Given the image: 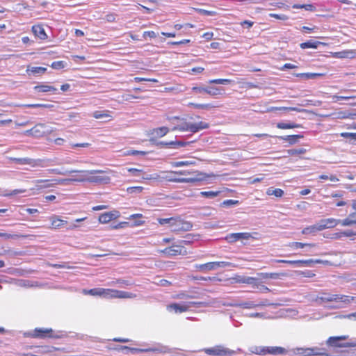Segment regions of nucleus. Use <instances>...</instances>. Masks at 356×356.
<instances>
[{"instance_id":"1","label":"nucleus","mask_w":356,"mask_h":356,"mask_svg":"<svg viewBox=\"0 0 356 356\" xmlns=\"http://www.w3.org/2000/svg\"><path fill=\"white\" fill-rule=\"evenodd\" d=\"M162 173L163 174V176L156 174L149 175L143 177V179L159 181H165L172 183L196 184L215 177L213 174H207L199 170H170L163 172Z\"/></svg>"},{"instance_id":"2","label":"nucleus","mask_w":356,"mask_h":356,"mask_svg":"<svg viewBox=\"0 0 356 356\" xmlns=\"http://www.w3.org/2000/svg\"><path fill=\"white\" fill-rule=\"evenodd\" d=\"M79 172L82 173L85 177L68 180L80 182L88 181L96 184H108L111 181V178L105 175L106 172L104 170H81L79 171Z\"/></svg>"},{"instance_id":"3","label":"nucleus","mask_w":356,"mask_h":356,"mask_svg":"<svg viewBox=\"0 0 356 356\" xmlns=\"http://www.w3.org/2000/svg\"><path fill=\"white\" fill-rule=\"evenodd\" d=\"M340 224L342 226H351L356 225V218H345L342 220L334 218H329L321 220L317 222L318 230L322 231L326 229H332Z\"/></svg>"},{"instance_id":"4","label":"nucleus","mask_w":356,"mask_h":356,"mask_svg":"<svg viewBox=\"0 0 356 356\" xmlns=\"http://www.w3.org/2000/svg\"><path fill=\"white\" fill-rule=\"evenodd\" d=\"M53 129L45 123H37L30 129L24 131L22 134L34 138H41L51 134Z\"/></svg>"},{"instance_id":"5","label":"nucleus","mask_w":356,"mask_h":356,"mask_svg":"<svg viewBox=\"0 0 356 356\" xmlns=\"http://www.w3.org/2000/svg\"><path fill=\"white\" fill-rule=\"evenodd\" d=\"M251 351L259 355H280L286 353L285 348L280 346H254L252 348Z\"/></svg>"},{"instance_id":"6","label":"nucleus","mask_w":356,"mask_h":356,"mask_svg":"<svg viewBox=\"0 0 356 356\" xmlns=\"http://www.w3.org/2000/svg\"><path fill=\"white\" fill-rule=\"evenodd\" d=\"M209 127V124L200 121L197 123L195 122H185L178 127H175L172 130H179L181 131H190L192 133H196L201 130L208 129Z\"/></svg>"},{"instance_id":"7","label":"nucleus","mask_w":356,"mask_h":356,"mask_svg":"<svg viewBox=\"0 0 356 356\" xmlns=\"http://www.w3.org/2000/svg\"><path fill=\"white\" fill-rule=\"evenodd\" d=\"M202 351L212 356H229L234 353L233 350L222 345H216L211 348H204Z\"/></svg>"},{"instance_id":"8","label":"nucleus","mask_w":356,"mask_h":356,"mask_svg":"<svg viewBox=\"0 0 356 356\" xmlns=\"http://www.w3.org/2000/svg\"><path fill=\"white\" fill-rule=\"evenodd\" d=\"M235 265L231 262L227 261H212L203 264L196 265V269L201 271L213 270L219 268L225 267H234Z\"/></svg>"},{"instance_id":"9","label":"nucleus","mask_w":356,"mask_h":356,"mask_svg":"<svg viewBox=\"0 0 356 356\" xmlns=\"http://www.w3.org/2000/svg\"><path fill=\"white\" fill-rule=\"evenodd\" d=\"M104 297L111 298H133L136 294L115 289H104Z\"/></svg>"},{"instance_id":"10","label":"nucleus","mask_w":356,"mask_h":356,"mask_svg":"<svg viewBox=\"0 0 356 356\" xmlns=\"http://www.w3.org/2000/svg\"><path fill=\"white\" fill-rule=\"evenodd\" d=\"M10 161L20 165H29L33 168L43 167V159H33L31 158H10Z\"/></svg>"},{"instance_id":"11","label":"nucleus","mask_w":356,"mask_h":356,"mask_svg":"<svg viewBox=\"0 0 356 356\" xmlns=\"http://www.w3.org/2000/svg\"><path fill=\"white\" fill-rule=\"evenodd\" d=\"M161 253L167 256L174 257L177 255H186V249L181 245H173L160 251Z\"/></svg>"},{"instance_id":"12","label":"nucleus","mask_w":356,"mask_h":356,"mask_svg":"<svg viewBox=\"0 0 356 356\" xmlns=\"http://www.w3.org/2000/svg\"><path fill=\"white\" fill-rule=\"evenodd\" d=\"M64 180L61 179H38L35 181V186L33 189L40 191L44 188H50L53 186L63 183Z\"/></svg>"},{"instance_id":"13","label":"nucleus","mask_w":356,"mask_h":356,"mask_svg":"<svg viewBox=\"0 0 356 356\" xmlns=\"http://www.w3.org/2000/svg\"><path fill=\"white\" fill-rule=\"evenodd\" d=\"M191 227V223L183 220L180 218H174L173 222L171 225V230L174 232L187 231L189 230Z\"/></svg>"},{"instance_id":"14","label":"nucleus","mask_w":356,"mask_h":356,"mask_svg":"<svg viewBox=\"0 0 356 356\" xmlns=\"http://www.w3.org/2000/svg\"><path fill=\"white\" fill-rule=\"evenodd\" d=\"M31 336L38 339L56 338L57 337L51 328H35Z\"/></svg>"},{"instance_id":"15","label":"nucleus","mask_w":356,"mask_h":356,"mask_svg":"<svg viewBox=\"0 0 356 356\" xmlns=\"http://www.w3.org/2000/svg\"><path fill=\"white\" fill-rule=\"evenodd\" d=\"M120 216V213L117 210H113L100 214L98 220L100 223L106 224L113 220L118 219Z\"/></svg>"},{"instance_id":"16","label":"nucleus","mask_w":356,"mask_h":356,"mask_svg":"<svg viewBox=\"0 0 356 356\" xmlns=\"http://www.w3.org/2000/svg\"><path fill=\"white\" fill-rule=\"evenodd\" d=\"M202 305L201 302H188V304H184V305H181L177 304V303H172V304L169 305L167 307V309L168 310H174L176 313H177V312L182 313V312H185L188 311L191 306H197V305Z\"/></svg>"},{"instance_id":"17","label":"nucleus","mask_w":356,"mask_h":356,"mask_svg":"<svg viewBox=\"0 0 356 356\" xmlns=\"http://www.w3.org/2000/svg\"><path fill=\"white\" fill-rule=\"evenodd\" d=\"M50 221L49 228L51 229H57L64 227L67 224V221L62 219L59 216L52 215L49 218Z\"/></svg>"},{"instance_id":"18","label":"nucleus","mask_w":356,"mask_h":356,"mask_svg":"<svg viewBox=\"0 0 356 356\" xmlns=\"http://www.w3.org/2000/svg\"><path fill=\"white\" fill-rule=\"evenodd\" d=\"M348 338V335H341L339 337H330L327 339V343L331 346L334 347H353L355 346V344L352 343H346V344H340L338 343L340 340H346Z\"/></svg>"},{"instance_id":"19","label":"nucleus","mask_w":356,"mask_h":356,"mask_svg":"<svg viewBox=\"0 0 356 356\" xmlns=\"http://www.w3.org/2000/svg\"><path fill=\"white\" fill-rule=\"evenodd\" d=\"M31 31L35 38L41 40H45L48 38L43 26L40 24L33 25Z\"/></svg>"},{"instance_id":"20","label":"nucleus","mask_w":356,"mask_h":356,"mask_svg":"<svg viewBox=\"0 0 356 356\" xmlns=\"http://www.w3.org/2000/svg\"><path fill=\"white\" fill-rule=\"evenodd\" d=\"M251 237V234L248 232L233 233L226 236V240L230 243L236 242L238 240H248Z\"/></svg>"},{"instance_id":"21","label":"nucleus","mask_w":356,"mask_h":356,"mask_svg":"<svg viewBox=\"0 0 356 356\" xmlns=\"http://www.w3.org/2000/svg\"><path fill=\"white\" fill-rule=\"evenodd\" d=\"M267 304H268L267 301L266 300V301L260 302L257 304H255L252 301H248V302H241L239 304H229V305L232 306V307H241L243 309H253V308L258 307L266 306V305H267Z\"/></svg>"},{"instance_id":"22","label":"nucleus","mask_w":356,"mask_h":356,"mask_svg":"<svg viewBox=\"0 0 356 356\" xmlns=\"http://www.w3.org/2000/svg\"><path fill=\"white\" fill-rule=\"evenodd\" d=\"M333 302H342L343 304H350L351 302H356V296H350L346 295L334 294Z\"/></svg>"},{"instance_id":"23","label":"nucleus","mask_w":356,"mask_h":356,"mask_svg":"<svg viewBox=\"0 0 356 356\" xmlns=\"http://www.w3.org/2000/svg\"><path fill=\"white\" fill-rule=\"evenodd\" d=\"M207 94L213 97H218L225 95V89L218 87H207Z\"/></svg>"},{"instance_id":"24","label":"nucleus","mask_w":356,"mask_h":356,"mask_svg":"<svg viewBox=\"0 0 356 356\" xmlns=\"http://www.w3.org/2000/svg\"><path fill=\"white\" fill-rule=\"evenodd\" d=\"M196 164H197L196 160L194 159H190V160H185V161H172L170 163L171 166L173 168L195 165Z\"/></svg>"},{"instance_id":"25","label":"nucleus","mask_w":356,"mask_h":356,"mask_svg":"<svg viewBox=\"0 0 356 356\" xmlns=\"http://www.w3.org/2000/svg\"><path fill=\"white\" fill-rule=\"evenodd\" d=\"M34 90L37 91L38 92H51L54 93L57 91V89L55 87H54L53 86L46 85V84H40V85L35 86L34 87Z\"/></svg>"},{"instance_id":"26","label":"nucleus","mask_w":356,"mask_h":356,"mask_svg":"<svg viewBox=\"0 0 356 356\" xmlns=\"http://www.w3.org/2000/svg\"><path fill=\"white\" fill-rule=\"evenodd\" d=\"M110 113H111V112L108 110L96 111L92 113V116L95 119L107 118L108 121H110V120H113V117Z\"/></svg>"},{"instance_id":"27","label":"nucleus","mask_w":356,"mask_h":356,"mask_svg":"<svg viewBox=\"0 0 356 356\" xmlns=\"http://www.w3.org/2000/svg\"><path fill=\"white\" fill-rule=\"evenodd\" d=\"M303 136L300 134H296V135H289V136H280L279 138L287 141L290 145H293L298 143V140L300 138H302Z\"/></svg>"},{"instance_id":"28","label":"nucleus","mask_w":356,"mask_h":356,"mask_svg":"<svg viewBox=\"0 0 356 356\" xmlns=\"http://www.w3.org/2000/svg\"><path fill=\"white\" fill-rule=\"evenodd\" d=\"M233 280H234V282L236 283H243V284H253L257 281V278L253 277H241V276H237L236 277H234Z\"/></svg>"},{"instance_id":"29","label":"nucleus","mask_w":356,"mask_h":356,"mask_svg":"<svg viewBox=\"0 0 356 356\" xmlns=\"http://www.w3.org/2000/svg\"><path fill=\"white\" fill-rule=\"evenodd\" d=\"M334 57L339 58H353L355 56V52L353 50H345L342 51L335 52Z\"/></svg>"},{"instance_id":"30","label":"nucleus","mask_w":356,"mask_h":356,"mask_svg":"<svg viewBox=\"0 0 356 356\" xmlns=\"http://www.w3.org/2000/svg\"><path fill=\"white\" fill-rule=\"evenodd\" d=\"M143 215L142 213L131 214L128 218V219H129V220H135L133 225L136 226V227L143 225L145 224V220H143Z\"/></svg>"},{"instance_id":"31","label":"nucleus","mask_w":356,"mask_h":356,"mask_svg":"<svg viewBox=\"0 0 356 356\" xmlns=\"http://www.w3.org/2000/svg\"><path fill=\"white\" fill-rule=\"evenodd\" d=\"M284 273H260L258 275L262 279H279L280 276H284Z\"/></svg>"},{"instance_id":"32","label":"nucleus","mask_w":356,"mask_h":356,"mask_svg":"<svg viewBox=\"0 0 356 356\" xmlns=\"http://www.w3.org/2000/svg\"><path fill=\"white\" fill-rule=\"evenodd\" d=\"M276 127L280 129H289L294 128H300L302 125L296 123H284V122H279L277 124Z\"/></svg>"},{"instance_id":"33","label":"nucleus","mask_w":356,"mask_h":356,"mask_svg":"<svg viewBox=\"0 0 356 356\" xmlns=\"http://www.w3.org/2000/svg\"><path fill=\"white\" fill-rule=\"evenodd\" d=\"M188 143L182 141L161 142L160 144L165 147H177L186 146Z\"/></svg>"},{"instance_id":"34","label":"nucleus","mask_w":356,"mask_h":356,"mask_svg":"<svg viewBox=\"0 0 356 356\" xmlns=\"http://www.w3.org/2000/svg\"><path fill=\"white\" fill-rule=\"evenodd\" d=\"M83 293L86 295L104 296L105 291L103 288H94L90 290H84Z\"/></svg>"},{"instance_id":"35","label":"nucleus","mask_w":356,"mask_h":356,"mask_svg":"<svg viewBox=\"0 0 356 356\" xmlns=\"http://www.w3.org/2000/svg\"><path fill=\"white\" fill-rule=\"evenodd\" d=\"M189 106H191L194 108L197 109H210L213 108H217L219 107L218 106H214L211 104H197V103H189Z\"/></svg>"},{"instance_id":"36","label":"nucleus","mask_w":356,"mask_h":356,"mask_svg":"<svg viewBox=\"0 0 356 356\" xmlns=\"http://www.w3.org/2000/svg\"><path fill=\"white\" fill-rule=\"evenodd\" d=\"M336 118L339 119H356V113L341 111L337 113Z\"/></svg>"},{"instance_id":"37","label":"nucleus","mask_w":356,"mask_h":356,"mask_svg":"<svg viewBox=\"0 0 356 356\" xmlns=\"http://www.w3.org/2000/svg\"><path fill=\"white\" fill-rule=\"evenodd\" d=\"M320 44H321V42L309 40V41H307L305 42L301 43L300 44V47L302 49H308V48L316 49V48H318V47Z\"/></svg>"},{"instance_id":"38","label":"nucleus","mask_w":356,"mask_h":356,"mask_svg":"<svg viewBox=\"0 0 356 356\" xmlns=\"http://www.w3.org/2000/svg\"><path fill=\"white\" fill-rule=\"evenodd\" d=\"M30 236H34L33 235H24V234H8V233L0 232V237H3L6 239L19 238H26Z\"/></svg>"},{"instance_id":"39","label":"nucleus","mask_w":356,"mask_h":356,"mask_svg":"<svg viewBox=\"0 0 356 356\" xmlns=\"http://www.w3.org/2000/svg\"><path fill=\"white\" fill-rule=\"evenodd\" d=\"M266 194L268 195H275L277 197H281L284 195V191L281 188H269L266 191Z\"/></svg>"},{"instance_id":"40","label":"nucleus","mask_w":356,"mask_h":356,"mask_svg":"<svg viewBox=\"0 0 356 356\" xmlns=\"http://www.w3.org/2000/svg\"><path fill=\"white\" fill-rule=\"evenodd\" d=\"M314 245H315L313 243H300V242H292L288 245L289 247L292 248H296V249L303 248L306 246L314 247Z\"/></svg>"},{"instance_id":"41","label":"nucleus","mask_w":356,"mask_h":356,"mask_svg":"<svg viewBox=\"0 0 356 356\" xmlns=\"http://www.w3.org/2000/svg\"><path fill=\"white\" fill-rule=\"evenodd\" d=\"M293 8L299 9V8H304L306 10L308 11H315L316 8L312 4H294L292 6Z\"/></svg>"},{"instance_id":"42","label":"nucleus","mask_w":356,"mask_h":356,"mask_svg":"<svg viewBox=\"0 0 356 356\" xmlns=\"http://www.w3.org/2000/svg\"><path fill=\"white\" fill-rule=\"evenodd\" d=\"M270 6H273L275 8H279V9H285L289 10V6H287L284 2L282 1H278V2H270L269 3ZM270 10H273V8H270Z\"/></svg>"},{"instance_id":"43","label":"nucleus","mask_w":356,"mask_h":356,"mask_svg":"<svg viewBox=\"0 0 356 356\" xmlns=\"http://www.w3.org/2000/svg\"><path fill=\"white\" fill-rule=\"evenodd\" d=\"M316 232H319L317 223L304 228L302 230V234H311V233H314Z\"/></svg>"},{"instance_id":"44","label":"nucleus","mask_w":356,"mask_h":356,"mask_svg":"<svg viewBox=\"0 0 356 356\" xmlns=\"http://www.w3.org/2000/svg\"><path fill=\"white\" fill-rule=\"evenodd\" d=\"M220 193V191H202L200 195L206 198H213L217 197Z\"/></svg>"},{"instance_id":"45","label":"nucleus","mask_w":356,"mask_h":356,"mask_svg":"<svg viewBox=\"0 0 356 356\" xmlns=\"http://www.w3.org/2000/svg\"><path fill=\"white\" fill-rule=\"evenodd\" d=\"M323 74L320 73H300L298 74L296 76L298 77H303L307 79H314L316 77L322 76Z\"/></svg>"},{"instance_id":"46","label":"nucleus","mask_w":356,"mask_h":356,"mask_svg":"<svg viewBox=\"0 0 356 356\" xmlns=\"http://www.w3.org/2000/svg\"><path fill=\"white\" fill-rule=\"evenodd\" d=\"M232 80L228 79H216L209 81V83L210 84H229L232 83Z\"/></svg>"},{"instance_id":"47","label":"nucleus","mask_w":356,"mask_h":356,"mask_svg":"<svg viewBox=\"0 0 356 356\" xmlns=\"http://www.w3.org/2000/svg\"><path fill=\"white\" fill-rule=\"evenodd\" d=\"M168 131L169 129L166 127H161L154 129V133H155L159 137L165 136Z\"/></svg>"},{"instance_id":"48","label":"nucleus","mask_w":356,"mask_h":356,"mask_svg":"<svg viewBox=\"0 0 356 356\" xmlns=\"http://www.w3.org/2000/svg\"><path fill=\"white\" fill-rule=\"evenodd\" d=\"M334 294H330L327 293H322L321 296L318 297V299L324 302H333Z\"/></svg>"},{"instance_id":"49","label":"nucleus","mask_w":356,"mask_h":356,"mask_svg":"<svg viewBox=\"0 0 356 356\" xmlns=\"http://www.w3.org/2000/svg\"><path fill=\"white\" fill-rule=\"evenodd\" d=\"M306 152V149L304 148L298 149H290L287 150V153L290 156L300 155Z\"/></svg>"},{"instance_id":"50","label":"nucleus","mask_w":356,"mask_h":356,"mask_svg":"<svg viewBox=\"0 0 356 356\" xmlns=\"http://www.w3.org/2000/svg\"><path fill=\"white\" fill-rule=\"evenodd\" d=\"M272 110L275 111H297V112H304L306 111L305 109H300L297 107H275L273 108Z\"/></svg>"},{"instance_id":"51","label":"nucleus","mask_w":356,"mask_h":356,"mask_svg":"<svg viewBox=\"0 0 356 356\" xmlns=\"http://www.w3.org/2000/svg\"><path fill=\"white\" fill-rule=\"evenodd\" d=\"M24 106L27 107V108H51L54 107V106L52 104H26Z\"/></svg>"},{"instance_id":"52","label":"nucleus","mask_w":356,"mask_h":356,"mask_svg":"<svg viewBox=\"0 0 356 356\" xmlns=\"http://www.w3.org/2000/svg\"><path fill=\"white\" fill-rule=\"evenodd\" d=\"M340 136L345 138H350V140H353V143L356 144V133H348V132H342L340 134Z\"/></svg>"},{"instance_id":"53","label":"nucleus","mask_w":356,"mask_h":356,"mask_svg":"<svg viewBox=\"0 0 356 356\" xmlns=\"http://www.w3.org/2000/svg\"><path fill=\"white\" fill-rule=\"evenodd\" d=\"M193 280H202V281H218L220 282L222 280L220 278H218L216 277H193Z\"/></svg>"},{"instance_id":"54","label":"nucleus","mask_w":356,"mask_h":356,"mask_svg":"<svg viewBox=\"0 0 356 356\" xmlns=\"http://www.w3.org/2000/svg\"><path fill=\"white\" fill-rule=\"evenodd\" d=\"M51 67L55 70H60L65 67V63L63 60L54 61L51 63Z\"/></svg>"},{"instance_id":"55","label":"nucleus","mask_w":356,"mask_h":356,"mask_svg":"<svg viewBox=\"0 0 356 356\" xmlns=\"http://www.w3.org/2000/svg\"><path fill=\"white\" fill-rule=\"evenodd\" d=\"M143 191V187H142V186H131V187H128L127 188V192L130 194L140 193Z\"/></svg>"},{"instance_id":"56","label":"nucleus","mask_w":356,"mask_h":356,"mask_svg":"<svg viewBox=\"0 0 356 356\" xmlns=\"http://www.w3.org/2000/svg\"><path fill=\"white\" fill-rule=\"evenodd\" d=\"M318 179H322V180H330L331 181H334V182L339 181V179L337 178V177L334 175H331L330 176L326 175H321L318 177Z\"/></svg>"},{"instance_id":"57","label":"nucleus","mask_w":356,"mask_h":356,"mask_svg":"<svg viewBox=\"0 0 356 356\" xmlns=\"http://www.w3.org/2000/svg\"><path fill=\"white\" fill-rule=\"evenodd\" d=\"M322 261L319 259L313 260V259H307V260H301V266H310L313 264H321Z\"/></svg>"},{"instance_id":"58","label":"nucleus","mask_w":356,"mask_h":356,"mask_svg":"<svg viewBox=\"0 0 356 356\" xmlns=\"http://www.w3.org/2000/svg\"><path fill=\"white\" fill-rule=\"evenodd\" d=\"M30 71L33 74H44L46 72L47 68L43 67H32Z\"/></svg>"},{"instance_id":"59","label":"nucleus","mask_w":356,"mask_h":356,"mask_svg":"<svg viewBox=\"0 0 356 356\" xmlns=\"http://www.w3.org/2000/svg\"><path fill=\"white\" fill-rule=\"evenodd\" d=\"M174 218H158V222L160 225H163L165 224H169L171 227L172 223L173 222Z\"/></svg>"},{"instance_id":"60","label":"nucleus","mask_w":356,"mask_h":356,"mask_svg":"<svg viewBox=\"0 0 356 356\" xmlns=\"http://www.w3.org/2000/svg\"><path fill=\"white\" fill-rule=\"evenodd\" d=\"M269 17L283 21L287 20L289 19L288 16L286 15H278L275 13H270Z\"/></svg>"},{"instance_id":"61","label":"nucleus","mask_w":356,"mask_h":356,"mask_svg":"<svg viewBox=\"0 0 356 356\" xmlns=\"http://www.w3.org/2000/svg\"><path fill=\"white\" fill-rule=\"evenodd\" d=\"M192 91L195 93H202L205 92L207 93V87H201V86H193L191 88Z\"/></svg>"},{"instance_id":"62","label":"nucleus","mask_w":356,"mask_h":356,"mask_svg":"<svg viewBox=\"0 0 356 356\" xmlns=\"http://www.w3.org/2000/svg\"><path fill=\"white\" fill-rule=\"evenodd\" d=\"M134 81L136 82H143V81H147V82H157V80L155 79H147V78H143V77H135Z\"/></svg>"},{"instance_id":"63","label":"nucleus","mask_w":356,"mask_h":356,"mask_svg":"<svg viewBox=\"0 0 356 356\" xmlns=\"http://www.w3.org/2000/svg\"><path fill=\"white\" fill-rule=\"evenodd\" d=\"M190 42H191V40L189 39H184L180 41L170 42L169 44L172 46H177V45H180V44H188Z\"/></svg>"},{"instance_id":"64","label":"nucleus","mask_w":356,"mask_h":356,"mask_svg":"<svg viewBox=\"0 0 356 356\" xmlns=\"http://www.w3.org/2000/svg\"><path fill=\"white\" fill-rule=\"evenodd\" d=\"M156 36H157L156 33L153 31H145L143 33V37L144 38H147V37L150 38H155Z\"/></svg>"}]
</instances>
